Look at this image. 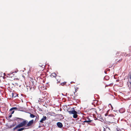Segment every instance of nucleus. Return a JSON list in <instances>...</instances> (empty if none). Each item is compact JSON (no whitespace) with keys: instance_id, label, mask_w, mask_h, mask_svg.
Here are the masks:
<instances>
[{"instance_id":"15","label":"nucleus","mask_w":131,"mask_h":131,"mask_svg":"<svg viewBox=\"0 0 131 131\" xmlns=\"http://www.w3.org/2000/svg\"><path fill=\"white\" fill-rule=\"evenodd\" d=\"M14 111H13L12 112V113H11V114H13L14 113Z\"/></svg>"},{"instance_id":"13","label":"nucleus","mask_w":131,"mask_h":131,"mask_svg":"<svg viewBox=\"0 0 131 131\" xmlns=\"http://www.w3.org/2000/svg\"><path fill=\"white\" fill-rule=\"evenodd\" d=\"M110 105L111 107V110H113V107L112 106V105H111V104H109V106H110Z\"/></svg>"},{"instance_id":"10","label":"nucleus","mask_w":131,"mask_h":131,"mask_svg":"<svg viewBox=\"0 0 131 131\" xmlns=\"http://www.w3.org/2000/svg\"><path fill=\"white\" fill-rule=\"evenodd\" d=\"M17 109V108L16 107H13L12 108H11L10 110V111H11L13 110L14 109Z\"/></svg>"},{"instance_id":"18","label":"nucleus","mask_w":131,"mask_h":131,"mask_svg":"<svg viewBox=\"0 0 131 131\" xmlns=\"http://www.w3.org/2000/svg\"><path fill=\"white\" fill-rule=\"evenodd\" d=\"M129 78L130 79H131V75H130V77H129Z\"/></svg>"},{"instance_id":"8","label":"nucleus","mask_w":131,"mask_h":131,"mask_svg":"<svg viewBox=\"0 0 131 131\" xmlns=\"http://www.w3.org/2000/svg\"><path fill=\"white\" fill-rule=\"evenodd\" d=\"M25 128H21L18 129L17 130L18 131H21L23 130Z\"/></svg>"},{"instance_id":"6","label":"nucleus","mask_w":131,"mask_h":131,"mask_svg":"<svg viewBox=\"0 0 131 131\" xmlns=\"http://www.w3.org/2000/svg\"><path fill=\"white\" fill-rule=\"evenodd\" d=\"M91 121L90 119L89 118H87V119H86L84 121V122H87L89 123Z\"/></svg>"},{"instance_id":"7","label":"nucleus","mask_w":131,"mask_h":131,"mask_svg":"<svg viewBox=\"0 0 131 131\" xmlns=\"http://www.w3.org/2000/svg\"><path fill=\"white\" fill-rule=\"evenodd\" d=\"M57 76V75L55 73H52L51 75V77H55Z\"/></svg>"},{"instance_id":"11","label":"nucleus","mask_w":131,"mask_h":131,"mask_svg":"<svg viewBox=\"0 0 131 131\" xmlns=\"http://www.w3.org/2000/svg\"><path fill=\"white\" fill-rule=\"evenodd\" d=\"M30 117L31 118H34L35 117V116L33 114H31L30 115Z\"/></svg>"},{"instance_id":"9","label":"nucleus","mask_w":131,"mask_h":131,"mask_svg":"<svg viewBox=\"0 0 131 131\" xmlns=\"http://www.w3.org/2000/svg\"><path fill=\"white\" fill-rule=\"evenodd\" d=\"M104 79L107 80L109 79V78L108 76H106L104 77Z\"/></svg>"},{"instance_id":"14","label":"nucleus","mask_w":131,"mask_h":131,"mask_svg":"<svg viewBox=\"0 0 131 131\" xmlns=\"http://www.w3.org/2000/svg\"><path fill=\"white\" fill-rule=\"evenodd\" d=\"M109 116H111V117H113V115L112 114H110L109 115H108Z\"/></svg>"},{"instance_id":"16","label":"nucleus","mask_w":131,"mask_h":131,"mask_svg":"<svg viewBox=\"0 0 131 131\" xmlns=\"http://www.w3.org/2000/svg\"><path fill=\"white\" fill-rule=\"evenodd\" d=\"M12 114H11V115H10L9 116V117L10 118L12 116Z\"/></svg>"},{"instance_id":"2","label":"nucleus","mask_w":131,"mask_h":131,"mask_svg":"<svg viewBox=\"0 0 131 131\" xmlns=\"http://www.w3.org/2000/svg\"><path fill=\"white\" fill-rule=\"evenodd\" d=\"M28 122V121H24L18 125V127H19V128H20L26 125L27 123Z\"/></svg>"},{"instance_id":"3","label":"nucleus","mask_w":131,"mask_h":131,"mask_svg":"<svg viewBox=\"0 0 131 131\" xmlns=\"http://www.w3.org/2000/svg\"><path fill=\"white\" fill-rule=\"evenodd\" d=\"M34 122V120H32L29 121L27 124V126H29L32 124Z\"/></svg>"},{"instance_id":"1","label":"nucleus","mask_w":131,"mask_h":131,"mask_svg":"<svg viewBox=\"0 0 131 131\" xmlns=\"http://www.w3.org/2000/svg\"><path fill=\"white\" fill-rule=\"evenodd\" d=\"M68 112L70 114H73V117L75 118H76L78 117L77 115V113L74 110H73L71 111H68Z\"/></svg>"},{"instance_id":"5","label":"nucleus","mask_w":131,"mask_h":131,"mask_svg":"<svg viewBox=\"0 0 131 131\" xmlns=\"http://www.w3.org/2000/svg\"><path fill=\"white\" fill-rule=\"evenodd\" d=\"M57 125L60 128H61L63 126V125L60 122H58L57 123Z\"/></svg>"},{"instance_id":"20","label":"nucleus","mask_w":131,"mask_h":131,"mask_svg":"<svg viewBox=\"0 0 131 131\" xmlns=\"http://www.w3.org/2000/svg\"><path fill=\"white\" fill-rule=\"evenodd\" d=\"M4 76H5V73H4Z\"/></svg>"},{"instance_id":"17","label":"nucleus","mask_w":131,"mask_h":131,"mask_svg":"<svg viewBox=\"0 0 131 131\" xmlns=\"http://www.w3.org/2000/svg\"><path fill=\"white\" fill-rule=\"evenodd\" d=\"M107 115V113H106L105 114V116H106Z\"/></svg>"},{"instance_id":"19","label":"nucleus","mask_w":131,"mask_h":131,"mask_svg":"<svg viewBox=\"0 0 131 131\" xmlns=\"http://www.w3.org/2000/svg\"><path fill=\"white\" fill-rule=\"evenodd\" d=\"M104 131H106L105 130L104 128Z\"/></svg>"},{"instance_id":"12","label":"nucleus","mask_w":131,"mask_h":131,"mask_svg":"<svg viewBox=\"0 0 131 131\" xmlns=\"http://www.w3.org/2000/svg\"><path fill=\"white\" fill-rule=\"evenodd\" d=\"M19 128V127H18V125H17L15 127H14V130H15L16 129H17V128Z\"/></svg>"},{"instance_id":"21","label":"nucleus","mask_w":131,"mask_h":131,"mask_svg":"<svg viewBox=\"0 0 131 131\" xmlns=\"http://www.w3.org/2000/svg\"><path fill=\"white\" fill-rule=\"evenodd\" d=\"M16 97V96H14L13 95V97Z\"/></svg>"},{"instance_id":"4","label":"nucleus","mask_w":131,"mask_h":131,"mask_svg":"<svg viewBox=\"0 0 131 131\" xmlns=\"http://www.w3.org/2000/svg\"><path fill=\"white\" fill-rule=\"evenodd\" d=\"M47 118V117L46 116H43V117L40 121V122L43 123V121H45Z\"/></svg>"},{"instance_id":"22","label":"nucleus","mask_w":131,"mask_h":131,"mask_svg":"<svg viewBox=\"0 0 131 131\" xmlns=\"http://www.w3.org/2000/svg\"><path fill=\"white\" fill-rule=\"evenodd\" d=\"M117 131H121L120 130H117Z\"/></svg>"}]
</instances>
